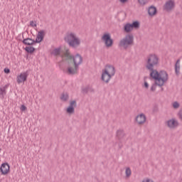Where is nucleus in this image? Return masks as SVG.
I'll return each mask as SVG.
<instances>
[{"instance_id": "nucleus-1", "label": "nucleus", "mask_w": 182, "mask_h": 182, "mask_svg": "<svg viewBox=\"0 0 182 182\" xmlns=\"http://www.w3.org/2000/svg\"><path fill=\"white\" fill-rule=\"evenodd\" d=\"M159 65V56L156 54H149L146 58V64L145 65L146 69L149 70V77L150 79H153V80H167V71L166 70H161L158 71L157 70L154 69V66Z\"/></svg>"}, {"instance_id": "nucleus-2", "label": "nucleus", "mask_w": 182, "mask_h": 182, "mask_svg": "<svg viewBox=\"0 0 182 182\" xmlns=\"http://www.w3.org/2000/svg\"><path fill=\"white\" fill-rule=\"evenodd\" d=\"M61 58L64 62L68 63V68L67 69V73L68 75H76L77 70H79V65L83 63V58L80 54L77 53L75 55H70L69 48L63 49Z\"/></svg>"}, {"instance_id": "nucleus-3", "label": "nucleus", "mask_w": 182, "mask_h": 182, "mask_svg": "<svg viewBox=\"0 0 182 182\" xmlns=\"http://www.w3.org/2000/svg\"><path fill=\"white\" fill-rule=\"evenodd\" d=\"M64 41L70 48H73V49H76V48L80 46V39L74 33H67L64 37Z\"/></svg>"}, {"instance_id": "nucleus-4", "label": "nucleus", "mask_w": 182, "mask_h": 182, "mask_svg": "<svg viewBox=\"0 0 182 182\" xmlns=\"http://www.w3.org/2000/svg\"><path fill=\"white\" fill-rule=\"evenodd\" d=\"M116 75V68L112 65H107L104 70H102V73L101 76V80H105L106 76L108 77L106 79V82H110V79Z\"/></svg>"}, {"instance_id": "nucleus-5", "label": "nucleus", "mask_w": 182, "mask_h": 182, "mask_svg": "<svg viewBox=\"0 0 182 182\" xmlns=\"http://www.w3.org/2000/svg\"><path fill=\"white\" fill-rule=\"evenodd\" d=\"M119 45L122 48H124V49H127L129 47L134 45V37L132 34H127L125 37L119 41Z\"/></svg>"}, {"instance_id": "nucleus-6", "label": "nucleus", "mask_w": 182, "mask_h": 182, "mask_svg": "<svg viewBox=\"0 0 182 182\" xmlns=\"http://www.w3.org/2000/svg\"><path fill=\"white\" fill-rule=\"evenodd\" d=\"M101 41L104 42L106 48H112V46H113V43H114L110 33H105L101 38Z\"/></svg>"}, {"instance_id": "nucleus-7", "label": "nucleus", "mask_w": 182, "mask_h": 182, "mask_svg": "<svg viewBox=\"0 0 182 182\" xmlns=\"http://www.w3.org/2000/svg\"><path fill=\"white\" fill-rule=\"evenodd\" d=\"M28 75L29 74L28 73V71L21 73L19 75L17 76V83L18 85H21V83H24L26 79H28Z\"/></svg>"}, {"instance_id": "nucleus-8", "label": "nucleus", "mask_w": 182, "mask_h": 182, "mask_svg": "<svg viewBox=\"0 0 182 182\" xmlns=\"http://www.w3.org/2000/svg\"><path fill=\"white\" fill-rule=\"evenodd\" d=\"M155 81L154 84L151 87V92H155L156 91V86H159V87H161V86H164V83H166V82H167V80H168V74H167V78L165 81L163 82V80H154Z\"/></svg>"}, {"instance_id": "nucleus-9", "label": "nucleus", "mask_w": 182, "mask_h": 182, "mask_svg": "<svg viewBox=\"0 0 182 182\" xmlns=\"http://www.w3.org/2000/svg\"><path fill=\"white\" fill-rule=\"evenodd\" d=\"M174 6H176V4L173 1V0H169L166 2L164 6V9L167 12H170V11H173V9H174Z\"/></svg>"}, {"instance_id": "nucleus-10", "label": "nucleus", "mask_w": 182, "mask_h": 182, "mask_svg": "<svg viewBox=\"0 0 182 182\" xmlns=\"http://www.w3.org/2000/svg\"><path fill=\"white\" fill-rule=\"evenodd\" d=\"M76 100L70 101V105L68 107L66 112L68 114H73L75 113V107H76Z\"/></svg>"}, {"instance_id": "nucleus-11", "label": "nucleus", "mask_w": 182, "mask_h": 182, "mask_svg": "<svg viewBox=\"0 0 182 182\" xmlns=\"http://www.w3.org/2000/svg\"><path fill=\"white\" fill-rule=\"evenodd\" d=\"M10 166L8 163L3 164L0 167V171L3 176H6L9 173Z\"/></svg>"}, {"instance_id": "nucleus-12", "label": "nucleus", "mask_w": 182, "mask_h": 182, "mask_svg": "<svg viewBox=\"0 0 182 182\" xmlns=\"http://www.w3.org/2000/svg\"><path fill=\"white\" fill-rule=\"evenodd\" d=\"M146 115H144V114H140L139 115H137L135 118V121L136 122V123L138 124H144V123H146Z\"/></svg>"}, {"instance_id": "nucleus-13", "label": "nucleus", "mask_w": 182, "mask_h": 182, "mask_svg": "<svg viewBox=\"0 0 182 182\" xmlns=\"http://www.w3.org/2000/svg\"><path fill=\"white\" fill-rule=\"evenodd\" d=\"M43 38H45V31H38L35 41L36 43H41L43 41Z\"/></svg>"}, {"instance_id": "nucleus-14", "label": "nucleus", "mask_w": 182, "mask_h": 182, "mask_svg": "<svg viewBox=\"0 0 182 182\" xmlns=\"http://www.w3.org/2000/svg\"><path fill=\"white\" fill-rule=\"evenodd\" d=\"M166 123L169 129H176V127L178 126V122L176 121L174 119L168 120Z\"/></svg>"}, {"instance_id": "nucleus-15", "label": "nucleus", "mask_w": 182, "mask_h": 182, "mask_svg": "<svg viewBox=\"0 0 182 182\" xmlns=\"http://www.w3.org/2000/svg\"><path fill=\"white\" fill-rule=\"evenodd\" d=\"M148 15L149 16H156L157 15V8L154 6H151L148 8Z\"/></svg>"}, {"instance_id": "nucleus-16", "label": "nucleus", "mask_w": 182, "mask_h": 182, "mask_svg": "<svg viewBox=\"0 0 182 182\" xmlns=\"http://www.w3.org/2000/svg\"><path fill=\"white\" fill-rule=\"evenodd\" d=\"M63 50V49H62V47L55 48L54 50H52V52L50 53V55H53V56H61L62 55H60V53Z\"/></svg>"}, {"instance_id": "nucleus-17", "label": "nucleus", "mask_w": 182, "mask_h": 182, "mask_svg": "<svg viewBox=\"0 0 182 182\" xmlns=\"http://www.w3.org/2000/svg\"><path fill=\"white\" fill-rule=\"evenodd\" d=\"M175 73L176 76L180 75V58H178L175 63Z\"/></svg>"}, {"instance_id": "nucleus-18", "label": "nucleus", "mask_w": 182, "mask_h": 182, "mask_svg": "<svg viewBox=\"0 0 182 182\" xmlns=\"http://www.w3.org/2000/svg\"><path fill=\"white\" fill-rule=\"evenodd\" d=\"M125 136L126 134H124V131L123 129H118L117 131V137L118 140H122Z\"/></svg>"}, {"instance_id": "nucleus-19", "label": "nucleus", "mask_w": 182, "mask_h": 182, "mask_svg": "<svg viewBox=\"0 0 182 182\" xmlns=\"http://www.w3.org/2000/svg\"><path fill=\"white\" fill-rule=\"evenodd\" d=\"M124 32H126V33H129L132 32V31H133V27L132 26V23H127V24H125V26H124Z\"/></svg>"}, {"instance_id": "nucleus-20", "label": "nucleus", "mask_w": 182, "mask_h": 182, "mask_svg": "<svg viewBox=\"0 0 182 182\" xmlns=\"http://www.w3.org/2000/svg\"><path fill=\"white\" fill-rule=\"evenodd\" d=\"M23 43H24V45H33V43H36L35 40H32V38H26L23 41Z\"/></svg>"}, {"instance_id": "nucleus-21", "label": "nucleus", "mask_w": 182, "mask_h": 182, "mask_svg": "<svg viewBox=\"0 0 182 182\" xmlns=\"http://www.w3.org/2000/svg\"><path fill=\"white\" fill-rule=\"evenodd\" d=\"M131 26H132V29H139V28H140V22L138 21H133L132 23H131Z\"/></svg>"}, {"instance_id": "nucleus-22", "label": "nucleus", "mask_w": 182, "mask_h": 182, "mask_svg": "<svg viewBox=\"0 0 182 182\" xmlns=\"http://www.w3.org/2000/svg\"><path fill=\"white\" fill-rule=\"evenodd\" d=\"M69 99V94H68V92H63L62 95H61V97H60V100L63 101V102H68V100Z\"/></svg>"}, {"instance_id": "nucleus-23", "label": "nucleus", "mask_w": 182, "mask_h": 182, "mask_svg": "<svg viewBox=\"0 0 182 182\" xmlns=\"http://www.w3.org/2000/svg\"><path fill=\"white\" fill-rule=\"evenodd\" d=\"M6 95V92L5 91V87H0V97L1 99H4V96Z\"/></svg>"}, {"instance_id": "nucleus-24", "label": "nucleus", "mask_w": 182, "mask_h": 182, "mask_svg": "<svg viewBox=\"0 0 182 182\" xmlns=\"http://www.w3.org/2000/svg\"><path fill=\"white\" fill-rule=\"evenodd\" d=\"M26 52H28V53H33V51L35 50V48H33V47H32V46L26 47Z\"/></svg>"}, {"instance_id": "nucleus-25", "label": "nucleus", "mask_w": 182, "mask_h": 182, "mask_svg": "<svg viewBox=\"0 0 182 182\" xmlns=\"http://www.w3.org/2000/svg\"><path fill=\"white\" fill-rule=\"evenodd\" d=\"M126 177H130L132 176V170L130 168H127L125 171Z\"/></svg>"}, {"instance_id": "nucleus-26", "label": "nucleus", "mask_w": 182, "mask_h": 182, "mask_svg": "<svg viewBox=\"0 0 182 182\" xmlns=\"http://www.w3.org/2000/svg\"><path fill=\"white\" fill-rule=\"evenodd\" d=\"M138 2L141 6H144L149 2V0H138Z\"/></svg>"}, {"instance_id": "nucleus-27", "label": "nucleus", "mask_w": 182, "mask_h": 182, "mask_svg": "<svg viewBox=\"0 0 182 182\" xmlns=\"http://www.w3.org/2000/svg\"><path fill=\"white\" fill-rule=\"evenodd\" d=\"M173 109H178V107H180V104L178 103V102H174L173 103Z\"/></svg>"}, {"instance_id": "nucleus-28", "label": "nucleus", "mask_w": 182, "mask_h": 182, "mask_svg": "<svg viewBox=\"0 0 182 182\" xmlns=\"http://www.w3.org/2000/svg\"><path fill=\"white\" fill-rule=\"evenodd\" d=\"M89 92V87L88 85L84 88H82V93H88Z\"/></svg>"}, {"instance_id": "nucleus-29", "label": "nucleus", "mask_w": 182, "mask_h": 182, "mask_svg": "<svg viewBox=\"0 0 182 182\" xmlns=\"http://www.w3.org/2000/svg\"><path fill=\"white\" fill-rule=\"evenodd\" d=\"M30 26H32V28H36V22H35L33 21H30Z\"/></svg>"}, {"instance_id": "nucleus-30", "label": "nucleus", "mask_w": 182, "mask_h": 182, "mask_svg": "<svg viewBox=\"0 0 182 182\" xmlns=\"http://www.w3.org/2000/svg\"><path fill=\"white\" fill-rule=\"evenodd\" d=\"M88 92L93 93L95 92V89H93V87L88 85Z\"/></svg>"}, {"instance_id": "nucleus-31", "label": "nucleus", "mask_w": 182, "mask_h": 182, "mask_svg": "<svg viewBox=\"0 0 182 182\" xmlns=\"http://www.w3.org/2000/svg\"><path fill=\"white\" fill-rule=\"evenodd\" d=\"M20 110H21V112H25V110H26V107L25 105H21Z\"/></svg>"}, {"instance_id": "nucleus-32", "label": "nucleus", "mask_w": 182, "mask_h": 182, "mask_svg": "<svg viewBox=\"0 0 182 182\" xmlns=\"http://www.w3.org/2000/svg\"><path fill=\"white\" fill-rule=\"evenodd\" d=\"M153 112L154 113H157V112H159V107L157 106L154 107Z\"/></svg>"}, {"instance_id": "nucleus-33", "label": "nucleus", "mask_w": 182, "mask_h": 182, "mask_svg": "<svg viewBox=\"0 0 182 182\" xmlns=\"http://www.w3.org/2000/svg\"><path fill=\"white\" fill-rule=\"evenodd\" d=\"M144 85L146 89H149V83L146 81H144Z\"/></svg>"}, {"instance_id": "nucleus-34", "label": "nucleus", "mask_w": 182, "mask_h": 182, "mask_svg": "<svg viewBox=\"0 0 182 182\" xmlns=\"http://www.w3.org/2000/svg\"><path fill=\"white\" fill-rule=\"evenodd\" d=\"M4 73H9L11 72V70H9V68H4Z\"/></svg>"}, {"instance_id": "nucleus-35", "label": "nucleus", "mask_w": 182, "mask_h": 182, "mask_svg": "<svg viewBox=\"0 0 182 182\" xmlns=\"http://www.w3.org/2000/svg\"><path fill=\"white\" fill-rule=\"evenodd\" d=\"M107 77H108L107 76H105V80H102V82H105V83H109V82L106 81V79H107Z\"/></svg>"}, {"instance_id": "nucleus-36", "label": "nucleus", "mask_w": 182, "mask_h": 182, "mask_svg": "<svg viewBox=\"0 0 182 182\" xmlns=\"http://www.w3.org/2000/svg\"><path fill=\"white\" fill-rule=\"evenodd\" d=\"M122 4H126L127 2V0H119Z\"/></svg>"}, {"instance_id": "nucleus-37", "label": "nucleus", "mask_w": 182, "mask_h": 182, "mask_svg": "<svg viewBox=\"0 0 182 182\" xmlns=\"http://www.w3.org/2000/svg\"><path fill=\"white\" fill-rule=\"evenodd\" d=\"M146 79H148L147 77H144V80H146Z\"/></svg>"}]
</instances>
